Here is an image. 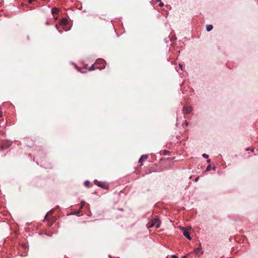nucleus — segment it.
<instances>
[{
  "label": "nucleus",
  "mask_w": 258,
  "mask_h": 258,
  "mask_svg": "<svg viewBox=\"0 0 258 258\" xmlns=\"http://www.w3.org/2000/svg\"><path fill=\"white\" fill-rule=\"evenodd\" d=\"M199 179V177H196V178H195V181L196 182H197V181H198Z\"/></svg>",
  "instance_id": "19"
},
{
  "label": "nucleus",
  "mask_w": 258,
  "mask_h": 258,
  "mask_svg": "<svg viewBox=\"0 0 258 258\" xmlns=\"http://www.w3.org/2000/svg\"><path fill=\"white\" fill-rule=\"evenodd\" d=\"M79 212L80 211H78V212H77V214H79Z\"/></svg>",
  "instance_id": "27"
},
{
  "label": "nucleus",
  "mask_w": 258,
  "mask_h": 258,
  "mask_svg": "<svg viewBox=\"0 0 258 258\" xmlns=\"http://www.w3.org/2000/svg\"><path fill=\"white\" fill-rule=\"evenodd\" d=\"M183 111L185 113L189 114L192 111V109L190 106H187L184 108Z\"/></svg>",
  "instance_id": "4"
},
{
  "label": "nucleus",
  "mask_w": 258,
  "mask_h": 258,
  "mask_svg": "<svg viewBox=\"0 0 258 258\" xmlns=\"http://www.w3.org/2000/svg\"><path fill=\"white\" fill-rule=\"evenodd\" d=\"M172 258H178V257L175 255H173L172 256Z\"/></svg>",
  "instance_id": "20"
},
{
  "label": "nucleus",
  "mask_w": 258,
  "mask_h": 258,
  "mask_svg": "<svg viewBox=\"0 0 258 258\" xmlns=\"http://www.w3.org/2000/svg\"><path fill=\"white\" fill-rule=\"evenodd\" d=\"M51 13L53 15L57 14L58 13V9L56 8H52L51 9Z\"/></svg>",
  "instance_id": "8"
},
{
  "label": "nucleus",
  "mask_w": 258,
  "mask_h": 258,
  "mask_svg": "<svg viewBox=\"0 0 258 258\" xmlns=\"http://www.w3.org/2000/svg\"><path fill=\"white\" fill-rule=\"evenodd\" d=\"M94 183L97 185V186L101 187L104 189H108V185L107 183L105 182L100 181L97 180H94Z\"/></svg>",
  "instance_id": "2"
},
{
  "label": "nucleus",
  "mask_w": 258,
  "mask_h": 258,
  "mask_svg": "<svg viewBox=\"0 0 258 258\" xmlns=\"http://www.w3.org/2000/svg\"><path fill=\"white\" fill-rule=\"evenodd\" d=\"M0 116H2V112L0 111Z\"/></svg>",
  "instance_id": "24"
},
{
  "label": "nucleus",
  "mask_w": 258,
  "mask_h": 258,
  "mask_svg": "<svg viewBox=\"0 0 258 258\" xmlns=\"http://www.w3.org/2000/svg\"><path fill=\"white\" fill-rule=\"evenodd\" d=\"M163 5H164L163 3H161V2H160V4H159V6H160V7H162V6H163Z\"/></svg>",
  "instance_id": "18"
},
{
  "label": "nucleus",
  "mask_w": 258,
  "mask_h": 258,
  "mask_svg": "<svg viewBox=\"0 0 258 258\" xmlns=\"http://www.w3.org/2000/svg\"><path fill=\"white\" fill-rule=\"evenodd\" d=\"M201 250V247H198L194 249V252L196 254H198Z\"/></svg>",
  "instance_id": "10"
},
{
  "label": "nucleus",
  "mask_w": 258,
  "mask_h": 258,
  "mask_svg": "<svg viewBox=\"0 0 258 258\" xmlns=\"http://www.w3.org/2000/svg\"><path fill=\"white\" fill-rule=\"evenodd\" d=\"M179 66L180 68H181V69L182 70V65L179 64Z\"/></svg>",
  "instance_id": "22"
},
{
  "label": "nucleus",
  "mask_w": 258,
  "mask_h": 258,
  "mask_svg": "<svg viewBox=\"0 0 258 258\" xmlns=\"http://www.w3.org/2000/svg\"><path fill=\"white\" fill-rule=\"evenodd\" d=\"M157 2H160L161 0H156Z\"/></svg>",
  "instance_id": "25"
},
{
  "label": "nucleus",
  "mask_w": 258,
  "mask_h": 258,
  "mask_svg": "<svg viewBox=\"0 0 258 258\" xmlns=\"http://www.w3.org/2000/svg\"><path fill=\"white\" fill-rule=\"evenodd\" d=\"M203 156L205 158H208L209 156L207 155L206 154H203Z\"/></svg>",
  "instance_id": "16"
},
{
  "label": "nucleus",
  "mask_w": 258,
  "mask_h": 258,
  "mask_svg": "<svg viewBox=\"0 0 258 258\" xmlns=\"http://www.w3.org/2000/svg\"><path fill=\"white\" fill-rule=\"evenodd\" d=\"M185 124H186V125H187V122H185Z\"/></svg>",
  "instance_id": "26"
},
{
  "label": "nucleus",
  "mask_w": 258,
  "mask_h": 258,
  "mask_svg": "<svg viewBox=\"0 0 258 258\" xmlns=\"http://www.w3.org/2000/svg\"><path fill=\"white\" fill-rule=\"evenodd\" d=\"M89 184H90V182L88 180L85 181V182H84L85 186H87V187L89 186Z\"/></svg>",
  "instance_id": "14"
},
{
  "label": "nucleus",
  "mask_w": 258,
  "mask_h": 258,
  "mask_svg": "<svg viewBox=\"0 0 258 258\" xmlns=\"http://www.w3.org/2000/svg\"><path fill=\"white\" fill-rule=\"evenodd\" d=\"M160 226V221L159 218H156L154 219L151 220L147 224V227L148 228L155 227L156 228H158Z\"/></svg>",
  "instance_id": "1"
},
{
  "label": "nucleus",
  "mask_w": 258,
  "mask_h": 258,
  "mask_svg": "<svg viewBox=\"0 0 258 258\" xmlns=\"http://www.w3.org/2000/svg\"><path fill=\"white\" fill-rule=\"evenodd\" d=\"M211 170V165H209L207 167L206 171H210Z\"/></svg>",
  "instance_id": "15"
},
{
  "label": "nucleus",
  "mask_w": 258,
  "mask_h": 258,
  "mask_svg": "<svg viewBox=\"0 0 258 258\" xmlns=\"http://www.w3.org/2000/svg\"><path fill=\"white\" fill-rule=\"evenodd\" d=\"M163 154L164 155H169L170 154V152L169 151H167V150H164L163 151Z\"/></svg>",
  "instance_id": "12"
},
{
  "label": "nucleus",
  "mask_w": 258,
  "mask_h": 258,
  "mask_svg": "<svg viewBox=\"0 0 258 258\" xmlns=\"http://www.w3.org/2000/svg\"><path fill=\"white\" fill-rule=\"evenodd\" d=\"M183 234L184 236L187 238L189 240H191V238L190 236V234L188 231H187L186 230H184L183 232Z\"/></svg>",
  "instance_id": "5"
},
{
  "label": "nucleus",
  "mask_w": 258,
  "mask_h": 258,
  "mask_svg": "<svg viewBox=\"0 0 258 258\" xmlns=\"http://www.w3.org/2000/svg\"><path fill=\"white\" fill-rule=\"evenodd\" d=\"M213 27L212 25H208L207 26L206 29L207 31H210L212 30Z\"/></svg>",
  "instance_id": "9"
},
{
  "label": "nucleus",
  "mask_w": 258,
  "mask_h": 258,
  "mask_svg": "<svg viewBox=\"0 0 258 258\" xmlns=\"http://www.w3.org/2000/svg\"><path fill=\"white\" fill-rule=\"evenodd\" d=\"M53 210H51V211H49L47 213V214L45 216V218H44V220L45 221H48V220H49V219H48V217L52 215V214L53 213Z\"/></svg>",
  "instance_id": "7"
},
{
  "label": "nucleus",
  "mask_w": 258,
  "mask_h": 258,
  "mask_svg": "<svg viewBox=\"0 0 258 258\" xmlns=\"http://www.w3.org/2000/svg\"><path fill=\"white\" fill-rule=\"evenodd\" d=\"M182 258H187V255H184L182 257Z\"/></svg>",
  "instance_id": "21"
},
{
  "label": "nucleus",
  "mask_w": 258,
  "mask_h": 258,
  "mask_svg": "<svg viewBox=\"0 0 258 258\" xmlns=\"http://www.w3.org/2000/svg\"><path fill=\"white\" fill-rule=\"evenodd\" d=\"M96 64V63H95L93 65H92L91 67L89 68V70L91 71H94V70H95L96 68H97L95 67Z\"/></svg>",
  "instance_id": "11"
},
{
  "label": "nucleus",
  "mask_w": 258,
  "mask_h": 258,
  "mask_svg": "<svg viewBox=\"0 0 258 258\" xmlns=\"http://www.w3.org/2000/svg\"><path fill=\"white\" fill-rule=\"evenodd\" d=\"M100 61L99 63H100L101 64H103L104 63V60H99Z\"/></svg>",
  "instance_id": "17"
},
{
  "label": "nucleus",
  "mask_w": 258,
  "mask_h": 258,
  "mask_svg": "<svg viewBox=\"0 0 258 258\" xmlns=\"http://www.w3.org/2000/svg\"><path fill=\"white\" fill-rule=\"evenodd\" d=\"M148 157V155H142L139 160V162L140 163V166L143 165V162L144 160H146Z\"/></svg>",
  "instance_id": "3"
},
{
  "label": "nucleus",
  "mask_w": 258,
  "mask_h": 258,
  "mask_svg": "<svg viewBox=\"0 0 258 258\" xmlns=\"http://www.w3.org/2000/svg\"><path fill=\"white\" fill-rule=\"evenodd\" d=\"M86 203L84 201H82L81 203V207H80V209H82L84 206V205H85Z\"/></svg>",
  "instance_id": "13"
},
{
  "label": "nucleus",
  "mask_w": 258,
  "mask_h": 258,
  "mask_svg": "<svg viewBox=\"0 0 258 258\" xmlns=\"http://www.w3.org/2000/svg\"><path fill=\"white\" fill-rule=\"evenodd\" d=\"M210 161H211L210 159H208V160H207V162H208V163H210Z\"/></svg>",
  "instance_id": "23"
},
{
  "label": "nucleus",
  "mask_w": 258,
  "mask_h": 258,
  "mask_svg": "<svg viewBox=\"0 0 258 258\" xmlns=\"http://www.w3.org/2000/svg\"><path fill=\"white\" fill-rule=\"evenodd\" d=\"M68 23V21L66 18H63L60 21V25L62 26H66Z\"/></svg>",
  "instance_id": "6"
}]
</instances>
